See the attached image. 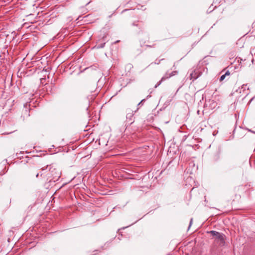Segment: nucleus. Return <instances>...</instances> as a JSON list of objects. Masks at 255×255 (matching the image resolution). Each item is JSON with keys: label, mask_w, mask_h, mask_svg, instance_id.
I'll list each match as a JSON object with an SVG mask.
<instances>
[{"label": "nucleus", "mask_w": 255, "mask_h": 255, "mask_svg": "<svg viewBox=\"0 0 255 255\" xmlns=\"http://www.w3.org/2000/svg\"><path fill=\"white\" fill-rule=\"evenodd\" d=\"M48 173L45 175L46 180L50 182L52 180H57L60 177L61 173L53 165L48 166Z\"/></svg>", "instance_id": "obj_1"}, {"label": "nucleus", "mask_w": 255, "mask_h": 255, "mask_svg": "<svg viewBox=\"0 0 255 255\" xmlns=\"http://www.w3.org/2000/svg\"><path fill=\"white\" fill-rule=\"evenodd\" d=\"M201 75V73L198 69L194 70L190 75V79L194 81L197 79Z\"/></svg>", "instance_id": "obj_2"}, {"label": "nucleus", "mask_w": 255, "mask_h": 255, "mask_svg": "<svg viewBox=\"0 0 255 255\" xmlns=\"http://www.w3.org/2000/svg\"><path fill=\"white\" fill-rule=\"evenodd\" d=\"M209 233L211 234L212 236L216 237V238L219 240L224 242L225 237L224 234H221L215 231H211Z\"/></svg>", "instance_id": "obj_3"}, {"label": "nucleus", "mask_w": 255, "mask_h": 255, "mask_svg": "<svg viewBox=\"0 0 255 255\" xmlns=\"http://www.w3.org/2000/svg\"><path fill=\"white\" fill-rule=\"evenodd\" d=\"M48 165L44 166L41 168L40 173V177L45 178L46 179V177H45V175L48 173Z\"/></svg>", "instance_id": "obj_4"}, {"label": "nucleus", "mask_w": 255, "mask_h": 255, "mask_svg": "<svg viewBox=\"0 0 255 255\" xmlns=\"http://www.w3.org/2000/svg\"><path fill=\"white\" fill-rule=\"evenodd\" d=\"M249 186H250V185H249V186H248V185H245V186L240 185V186L237 187V188H236L235 189L237 192L244 193L247 191Z\"/></svg>", "instance_id": "obj_5"}, {"label": "nucleus", "mask_w": 255, "mask_h": 255, "mask_svg": "<svg viewBox=\"0 0 255 255\" xmlns=\"http://www.w3.org/2000/svg\"><path fill=\"white\" fill-rule=\"evenodd\" d=\"M171 76H170V74L168 73V72H166L164 75V76L161 78V80L159 81V82L155 86V87L156 88L157 86H158L159 85H160L161 84V83L167 80V79H168L169 78H171Z\"/></svg>", "instance_id": "obj_6"}, {"label": "nucleus", "mask_w": 255, "mask_h": 255, "mask_svg": "<svg viewBox=\"0 0 255 255\" xmlns=\"http://www.w3.org/2000/svg\"><path fill=\"white\" fill-rule=\"evenodd\" d=\"M230 72L229 71H227L224 74L221 76L220 81H223L227 76H230Z\"/></svg>", "instance_id": "obj_7"}, {"label": "nucleus", "mask_w": 255, "mask_h": 255, "mask_svg": "<svg viewBox=\"0 0 255 255\" xmlns=\"http://www.w3.org/2000/svg\"><path fill=\"white\" fill-rule=\"evenodd\" d=\"M133 114H132L131 113L128 114L127 115V119H129V124H132L133 123Z\"/></svg>", "instance_id": "obj_8"}, {"label": "nucleus", "mask_w": 255, "mask_h": 255, "mask_svg": "<svg viewBox=\"0 0 255 255\" xmlns=\"http://www.w3.org/2000/svg\"><path fill=\"white\" fill-rule=\"evenodd\" d=\"M103 42L100 43V44H97L95 47L94 48H96L97 49H99V48H102L103 47H104L105 46V45L106 44V41L105 40H103Z\"/></svg>", "instance_id": "obj_9"}, {"label": "nucleus", "mask_w": 255, "mask_h": 255, "mask_svg": "<svg viewBox=\"0 0 255 255\" xmlns=\"http://www.w3.org/2000/svg\"><path fill=\"white\" fill-rule=\"evenodd\" d=\"M146 179H147L148 180L149 179V178H143L142 180H141V182H142V185L140 186L142 188H148V184H143V182H145L144 180H145Z\"/></svg>", "instance_id": "obj_10"}, {"label": "nucleus", "mask_w": 255, "mask_h": 255, "mask_svg": "<svg viewBox=\"0 0 255 255\" xmlns=\"http://www.w3.org/2000/svg\"><path fill=\"white\" fill-rule=\"evenodd\" d=\"M143 44H145L144 45L145 46H147V47H152L153 46H155V43H152V44H150L151 43L148 41H147V43L146 44V41H144L142 43Z\"/></svg>", "instance_id": "obj_11"}, {"label": "nucleus", "mask_w": 255, "mask_h": 255, "mask_svg": "<svg viewBox=\"0 0 255 255\" xmlns=\"http://www.w3.org/2000/svg\"><path fill=\"white\" fill-rule=\"evenodd\" d=\"M132 25L134 26L139 27V28H141L143 27V24L141 22H138V23L134 22L132 23Z\"/></svg>", "instance_id": "obj_12"}, {"label": "nucleus", "mask_w": 255, "mask_h": 255, "mask_svg": "<svg viewBox=\"0 0 255 255\" xmlns=\"http://www.w3.org/2000/svg\"><path fill=\"white\" fill-rule=\"evenodd\" d=\"M214 160L216 161L220 159V152H217L214 156Z\"/></svg>", "instance_id": "obj_13"}, {"label": "nucleus", "mask_w": 255, "mask_h": 255, "mask_svg": "<svg viewBox=\"0 0 255 255\" xmlns=\"http://www.w3.org/2000/svg\"><path fill=\"white\" fill-rule=\"evenodd\" d=\"M164 59H156L155 61H154V63L155 64H157V65H158L160 64V62L162 60H163Z\"/></svg>", "instance_id": "obj_14"}, {"label": "nucleus", "mask_w": 255, "mask_h": 255, "mask_svg": "<svg viewBox=\"0 0 255 255\" xmlns=\"http://www.w3.org/2000/svg\"><path fill=\"white\" fill-rule=\"evenodd\" d=\"M178 73V72L177 71H173L170 73L171 77H172L173 76H175L177 75Z\"/></svg>", "instance_id": "obj_15"}, {"label": "nucleus", "mask_w": 255, "mask_h": 255, "mask_svg": "<svg viewBox=\"0 0 255 255\" xmlns=\"http://www.w3.org/2000/svg\"><path fill=\"white\" fill-rule=\"evenodd\" d=\"M40 173H37L36 174L35 176H36V178H38L39 177H40Z\"/></svg>", "instance_id": "obj_16"}, {"label": "nucleus", "mask_w": 255, "mask_h": 255, "mask_svg": "<svg viewBox=\"0 0 255 255\" xmlns=\"http://www.w3.org/2000/svg\"><path fill=\"white\" fill-rule=\"evenodd\" d=\"M192 219L191 220V221H190V223L189 227H190V226H191V224H192Z\"/></svg>", "instance_id": "obj_17"}, {"label": "nucleus", "mask_w": 255, "mask_h": 255, "mask_svg": "<svg viewBox=\"0 0 255 255\" xmlns=\"http://www.w3.org/2000/svg\"><path fill=\"white\" fill-rule=\"evenodd\" d=\"M120 42V40H117L115 42V43H117L118 42Z\"/></svg>", "instance_id": "obj_18"}, {"label": "nucleus", "mask_w": 255, "mask_h": 255, "mask_svg": "<svg viewBox=\"0 0 255 255\" xmlns=\"http://www.w3.org/2000/svg\"><path fill=\"white\" fill-rule=\"evenodd\" d=\"M143 101V100H142L141 101H140V103H142V102Z\"/></svg>", "instance_id": "obj_19"}, {"label": "nucleus", "mask_w": 255, "mask_h": 255, "mask_svg": "<svg viewBox=\"0 0 255 255\" xmlns=\"http://www.w3.org/2000/svg\"><path fill=\"white\" fill-rule=\"evenodd\" d=\"M143 101V100H142L141 101H140V103H142V102Z\"/></svg>", "instance_id": "obj_20"}, {"label": "nucleus", "mask_w": 255, "mask_h": 255, "mask_svg": "<svg viewBox=\"0 0 255 255\" xmlns=\"http://www.w3.org/2000/svg\"><path fill=\"white\" fill-rule=\"evenodd\" d=\"M143 101V100H142L141 101H140V103H142V102Z\"/></svg>", "instance_id": "obj_21"}]
</instances>
